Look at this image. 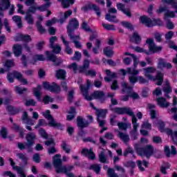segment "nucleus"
Masks as SVG:
<instances>
[{
  "mask_svg": "<svg viewBox=\"0 0 177 177\" xmlns=\"http://www.w3.org/2000/svg\"><path fill=\"white\" fill-rule=\"evenodd\" d=\"M149 87H144L141 92L142 97H144V98L149 97Z\"/></svg>",
  "mask_w": 177,
  "mask_h": 177,
  "instance_id": "obj_62",
  "label": "nucleus"
},
{
  "mask_svg": "<svg viewBox=\"0 0 177 177\" xmlns=\"http://www.w3.org/2000/svg\"><path fill=\"white\" fill-rule=\"evenodd\" d=\"M82 10L84 12H88V10H95L97 16L100 17L102 16V12H100V8L96 4L88 3L82 8Z\"/></svg>",
  "mask_w": 177,
  "mask_h": 177,
  "instance_id": "obj_12",
  "label": "nucleus"
},
{
  "mask_svg": "<svg viewBox=\"0 0 177 177\" xmlns=\"http://www.w3.org/2000/svg\"><path fill=\"white\" fill-rule=\"evenodd\" d=\"M119 138L122 140L124 143H128L129 142V136L122 132H119Z\"/></svg>",
  "mask_w": 177,
  "mask_h": 177,
  "instance_id": "obj_56",
  "label": "nucleus"
},
{
  "mask_svg": "<svg viewBox=\"0 0 177 177\" xmlns=\"http://www.w3.org/2000/svg\"><path fill=\"white\" fill-rule=\"evenodd\" d=\"M38 60L40 62H44V60H45V57L43 55H34L30 61V64H35Z\"/></svg>",
  "mask_w": 177,
  "mask_h": 177,
  "instance_id": "obj_37",
  "label": "nucleus"
},
{
  "mask_svg": "<svg viewBox=\"0 0 177 177\" xmlns=\"http://www.w3.org/2000/svg\"><path fill=\"white\" fill-rule=\"evenodd\" d=\"M25 20L27 21L28 24H34V17L32 15L26 12Z\"/></svg>",
  "mask_w": 177,
  "mask_h": 177,
  "instance_id": "obj_53",
  "label": "nucleus"
},
{
  "mask_svg": "<svg viewBox=\"0 0 177 177\" xmlns=\"http://www.w3.org/2000/svg\"><path fill=\"white\" fill-rule=\"evenodd\" d=\"M5 67H6L8 69H6L5 71V69H3V68H0V73L1 74H3V73H5V71H8V70H9V68H10V67H13V66H15V62L13 61V59L12 60H7L5 63Z\"/></svg>",
  "mask_w": 177,
  "mask_h": 177,
  "instance_id": "obj_35",
  "label": "nucleus"
},
{
  "mask_svg": "<svg viewBox=\"0 0 177 177\" xmlns=\"http://www.w3.org/2000/svg\"><path fill=\"white\" fill-rule=\"evenodd\" d=\"M10 162L11 167L15 171H17V174L19 175L20 177H26V173H24V168L20 167L19 166L15 165V162L12 158L10 159Z\"/></svg>",
  "mask_w": 177,
  "mask_h": 177,
  "instance_id": "obj_21",
  "label": "nucleus"
},
{
  "mask_svg": "<svg viewBox=\"0 0 177 177\" xmlns=\"http://www.w3.org/2000/svg\"><path fill=\"white\" fill-rule=\"evenodd\" d=\"M121 26L124 28H127V30H130V31H133L135 28H133V25L131 24V22L127 21H122L120 22Z\"/></svg>",
  "mask_w": 177,
  "mask_h": 177,
  "instance_id": "obj_39",
  "label": "nucleus"
},
{
  "mask_svg": "<svg viewBox=\"0 0 177 177\" xmlns=\"http://www.w3.org/2000/svg\"><path fill=\"white\" fill-rule=\"evenodd\" d=\"M66 71L60 69L56 71V77L58 80H65L66 79Z\"/></svg>",
  "mask_w": 177,
  "mask_h": 177,
  "instance_id": "obj_43",
  "label": "nucleus"
},
{
  "mask_svg": "<svg viewBox=\"0 0 177 177\" xmlns=\"http://www.w3.org/2000/svg\"><path fill=\"white\" fill-rule=\"evenodd\" d=\"M102 27L105 28V30H108V31H115V26L113 24L103 23Z\"/></svg>",
  "mask_w": 177,
  "mask_h": 177,
  "instance_id": "obj_59",
  "label": "nucleus"
},
{
  "mask_svg": "<svg viewBox=\"0 0 177 177\" xmlns=\"http://www.w3.org/2000/svg\"><path fill=\"white\" fill-rule=\"evenodd\" d=\"M145 71V76L148 78V80H154V77L153 75L150 73H154L156 71V69L153 66H149L147 68H144Z\"/></svg>",
  "mask_w": 177,
  "mask_h": 177,
  "instance_id": "obj_25",
  "label": "nucleus"
},
{
  "mask_svg": "<svg viewBox=\"0 0 177 177\" xmlns=\"http://www.w3.org/2000/svg\"><path fill=\"white\" fill-rule=\"evenodd\" d=\"M68 114L69 115H67V121H73L77 115V110L75 109V107L71 106L68 111Z\"/></svg>",
  "mask_w": 177,
  "mask_h": 177,
  "instance_id": "obj_27",
  "label": "nucleus"
},
{
  "mask_svg": "<svg viewBox=\"0 0 177 177\" xmlns=\"http://www.w3.org/2000/svg\"><path fill=\"white\" fill-rule=\"evenodd\" d=\"M105 72L106 74V77H105L104 80L106 82H111V80H113L114 78H118V76H117V73L111 72L110 69H106Z\"/></svg>",
  "mask_w": 177,
  "mask_h": 177,
  "instance_id": "obj_23",
  "label": "nucleus"
},
{
  "mask_svg": "<svg viewBox=\"0 0 177 177\" xmlns=\"http://www.w3.org/2000/svg\"><path fill=\"white\" fill-rule=\"evenodd\" d=\"M156 102L158 106L161 109H167L169 107V102H167V99L164 97H158Z\"/></svg>",
  "mask_w": 177,
  "mask_h": 177,
  "instance_id": "obj_22",
  "label": "nucleus"
},
{
  "mask_svg": "<svg viewBox=\"0 0 177 177\" xmlns=\"http://www.w3.org/2000/svg\"><path fill=\"white\" fill-rule=\"evenodd\" d=\"M98 157L100 162H102L103 164H106V162H107V158L104 154V151H101Z\"/></svg>",
  "mask_w": 177,
  "mask_h": 177,
  "instance_id": "obj_58",
  "label": "nucleus"
},
{
  "mask_svg": "<svg viewBox=\"0 0 177 177\" xmlns=\"http://www.w3.org/2000/svg\"><path fill=\"white\" fill-rule=\"evenodd\" d=\"M158 68L159 70H162V68L171 70V68H172V64L169 62H167V59L164 58H159L158 62Z\"/></svg>",
  "mask_w": 177,
  "mask_h": 177,
  "instance_id": "obj_16",
  "label": "nucleus"
},
{
  "mask_svg": "<svg viewBox=\"0 0 177 177\" xmlns=\"http://www.w3.org/2000/svg\"><path fill=\"white\" fill-rule=\"evenodd\" d=\"M103 169H107V177H120L118 174L115 173V170H114V169L113 168H109V166L107 165L103 166Z\"/></svg>",
  "mask_w": 177,
  "mask_h": 177,
  "instance_id": "obj_26",
  "label": "nucleus"
},
{
  "mask_svg": "<svg viewBox=\"0 0 177 177\" xmlns=\"http://www.w3.org/2000/svg\"><path fill=\"white\" fill-rule=\"evenodd\" d=\"M74 32L73 30H69L68 31V37L70 38L71 41L73 43L76 42L77 41H80L81 39V37L80 35H74Z\"/></svg>",
  "mask_w": 177,
  "mask_h": 177,
  "instance_id": "obj_33",
  "label": "nucleus"
},
{
  "mask_svg": "<svg viewBox=\"0 0 177 177\" xmlns=\"http://www.w3.org/2000/svg\"><path fill=\"white\" fill-rule=\"evenodd\" d=\"M50 92L57 93L60 92V86L57 84L53 82L50 86Z\"/></svg>",
  "mask_w": 177,
  "mask_h": 177,
  "instance_id": "obj_51",
  "label": "nucleus"
},
{
  "mask_svg": "<svg viewBox=\"0 0 177 177\" xmlns=\"http://www.w3.org/2000/svg\"><path fill=\"white\" fill-rule=\"evenodd\" d=\"M46 55L47 57L48 60H50V62H53V63H54V66H60V64L63 63L62 58L56 57V56L50 53V51H46Z\"/></svg>",
  "mask_w": 177,
  "mask_h": 177,
  "instance_id": "obj_14",
  "label": "nucleus"
},
{
  "mask_svg": "<svg viewBox=\"0 0 177 177\" xmlns=\"http://www.w3.org/2000/svg\"><path fill=\"white\" fill-rule=\"evenodd\" d=\"M18 41H24L25 42H30L31 37L28 35H19Z\"/></svg>",
  "mask_w": 177,
  "mask_h": 177,
  "instance_id": "obj_55",
  "label": "nucleus"
},
{
  "mask_svg": "<svg viewBox=\"0 0 177 177\" xmlns=\"http://www.w3.org/2000/svg\"><path fill=\"white\" fill-rule=\"evenodd\" d=\"M82 74H84L86 77H91V78H93V77H96V71L87 69L84 72H82Z\"/></svg>",
  "mask_w": 177,
  "mask_h": 177,
  "instance_id": "obj_50",
  "label": "nucleus"
},
{
  "mask_svg": "<svg viewBox=\"0 0 177 177\" xmlns=\"http://www.w3.org/2000/svg\"><path fill=\"white\" fill-rule=\"evenodd\" d=\"M116 8L119 12H122L124 15H126L127 17H132V12H131V10L129 8H125V4L122 3H116Z\"/></svg>",
  "mask_w": 177,
  "mask_h": 177,
  "instance_id": "obj_15",
  "label": "nucleus"
},
{
  "mask_svg": "<svg viewBox=\"0 0 177 177\" xmlns=\"http://www.w3.org/2000/svg\"><path fill=\"white\" fill-rule=\"evenodd\" d=\"M118 127L121 131H127L128 129V124L124 122H118Z\"/></svg>",
  "mask_w": 177,
  "mask_h": 177,
  "instance_id": "obj_60",
  "label": "nucleus"
},
{
  "mask_svg": "<svg viewBox=\"0 0 177 177\" xmlns=\"http://www.w3.org/2000/svg\"><path fill=\"white\" fill-rule=\"evenodd\" d=\"M157 127H158V131L161 133H164V131H165V130L167 129V128H165V122H164L162 120H158V121Z\"/></svg>",
  "mask_w": 177,
  "mask_h": 177,
  "instance_id": "obj_38",
  "label": "nucleus"
},
{
  "mask_svg": "<svg viewBox=\"0 0 177 177\" xmlns=\"http://www.w3.org/2000/svg\"><path fill=\"white\" fill-rule=\"evenodd\" d=\"M53 164L54 165V167L55 168V172H57V174L67 173V167L62 165V156L60 154H56L53 156Z\"/></svg>",
  "mask_w": 177,
  "mask_h": 177,
  "instance_id": "obj_7",
  "label": "nucleus"
},
{
  "mask_svg": "<svg viewBox=\"0 0 177 177\" xmlns=\"http://www.w3.org/2000/svg\"><path fill=\"white\" fill-rule=\"evenodd\" d=\"M103 52L104 55L106 56V57H113L114 55V51L110 47H105Z\"/></svg>",
  "mask_w": 177,
  "mask_h": 177,
  "instance_id": "obj_40",
  "label": "nucleus"
},
{
  "mask_svg": "<svg viewBox=\"0 0 177 177\" xmlns=\"http://www.w3.org/2000/svg\"><path fill=\"white\" fill-rule=\"evenodd\" d=\"M26 146L27 147H32L35 145V140H37V135L34 132H29L26 136Z\"/></svg>",
  "mask_w": 177,
  "mask_h": 177,
  "instance_id": "obj_13",
  "label": "nucleus"
},
{
  "mask_svg": "<svg viewBox=\"0 0 177 177\" xmlns=\"http://www.w3.org/2000/svg\"><path fill=\"white\" fill-rule=\"evenodd\" d=\"M15 91L17 93H19V95H21L24 92L27 91V88H21V87H19V86H16L15 87Z\"/></svg>",
  "mask_w": 177,
  "mask_h": 177,
  "instance_id": "obj_64",
  "label": "nucleus"
},
{
  "mask_svg": "<svg viewBox=\"0 0 177 177\" xmlns=\"http://www.w3.org/2000/svg\"><path fill=\"white\" fill-rule=\"evenodd\" d=\"M78 28H80V21H78V19H77V18H73L69 20V23L67 26L68 31H70V30L75 31V30H78Z\"/></svg>",
  "mask_w": 177,
  "mask_h": 177,
  "instance_id": "obj_18",
  "label": "nucleus"
},
{
  "mask_svg": "<svg viewBox=\"0 0 177 177\" xmlns=\"http://www.w3.org/2000/svg\"><path fill=\"white\" fill-rule=\"evenodd\" d=\"M131 42L136 44V45H139L142 42V37L139 34L136 32L133 33L132 37L131 38Z\"/></svg>",
  "mask_w": 177,
  "mask_h": 177,
  "instance_id": "obj_34",
  "label": "nucleus"
},
{
  "mask_svg": "<svg viewBox=\"0 0 177 177\" xmlns=\"http://www.w3.org/2000/svg\"><path fill=\"white\" fill-rule=\"evenodd\" d=\"M112 111H114L115 114H118L119 115H129L130 117H132L131 118V122L133 124V132H138V127H139V124H138V119L136 118V116H135V113L132 111V109L130 107L124 106V107H115L114 109H111Z\"/></svg>",
  "mask_w": 177,
  "mask_h": 177,
  "instance_id": "obj_2",
  "label": "nucleus"
},
{
  "mask_svg": "<svg viewBox=\"0 0 177 177\" xmlns=\"http://www.w3.org/2000/svg\"><path fill=\"white\" fill-rule=\"evenodd\" d=\"M82 154H83L84 157H88L89 160H95L96 158V155L94 153L92 148H90V149L84 148L82 150Z\"/></svg>",
  "mask_w": 177,
  "mask_h": 177,
  "instance_id": "obj_20",
  "label": "nucleus"
},
{
  "mask_svg": "<svg viewBox=\"0 0 177 177\" xmlns=\"http://www.w3.org/2000/svg\"><path fill=\"white\" fill-rule=\"evenodd\" d=\"M136 162H137L138 169H140V171H141V172H144V171H145V167H143V166L142 165H144L145 168H147V167H149V162H147V160H143L142 161L140 160H137Z\"/></svg>",
  "mask_w": 177,
  "mask_h": 177,
  "instance_id": "obj_29",
  "label": "nucleus"
},
{
  "mask_svg": "<svg viewBox=\"0 0 177 177\" xmlns=\"http://www.w3.org/2000/svg\"><path fill=\"white\" fill-rule=\"evenodd\" d=\"M153 37L157 42H162V33L156 32L153 34Z\"/></svg>",
  "mask_w": 177,
  "mask_h": 177,
  "instance_id": "obj_61",
  "label": "nucleus"
},
{
  "mask_svg": "<svg viewBox=\"0 0 177 177\" xmlns=\"http://www.w3.org/2000/svg\"><path fill=\"white\" fill-rule=\"evenodd\" d=\"M88 169L91 171H94L97 175H99L100 174V171H102V167H100V165L97 164L91 165Z\"/></svg>",
  "mask_w": 177,
  "mask_h": 177,
  "instance_id": "obj_41",
  "label": "nucleus"
},
{
  "mask_svg": "<svg viewBox=\"0 0 177 177\" xmlns=\"http://www.w3.org/2000/svg\"><path fill=\"white\" fill-rule=\"evenodd\" d=\"M135 150L140 157L145 156L147 160L154 154V147L152 145H146L145 147H139L138 145L135 146Z\"/></svg>",
  "mask_w": 177,
  "mask_h": 177,
  "instance_id": "obj_5",
  "label": "nucleus"
},
{
  "mask_svg": "<svg viewBox=\"0 0 177 177\" xmlns=\"http://www.w3.org/2000/svg\"><path fill=\"white\" fill-rule=\"evenodd\" d=\"M17 147H18V149H19V150H24V149H27L28 151H29V152L32 151V147H27V142L26 144H24L22 142H18Z\"/></svg>",
  "mask_w": 177,
  "mask_h": 177,
  "instance_id": "obj_46",
  "label": "nucleus"
},
{
  "mask_svg": "<svg viewBox=\"0 0 177 177\" xmlns=\"http://www.w3.org/2000/svg\"><path fill=\"white\" fill-rule=\"evenodd\" d=\"M41 89H42L41 86H38L37 88H33L34 95L39 100L41 99Z\"/></svg>",
  "mask_w": 177,
  "mask_h": 177,
  "instance_id": "obj_54",
  "label": "nucleus"
},
{
  "mask_svg": "<svg viewBox=\"0 0 177 177\" xmlns=\"http://www.w3.org/2000/svg\"><path fill=\"white\" fill-rule=\"evenodd\" d=\"M122 92H127V93H131L133 88L129 85H128V83L123 82L122 84Z\"/></svg>",
  "mask_w": 177,
  "mask_h": 177,
  "instance_id": "obj_45",
  "label": "nucleus"
},
{
  "mask_svg": "<svg viewBox=\"0 0 177 177\" xmlns=\"http://www.w3.org/2000/svg\"><path fill=\"white\" fill-rule=\"evenodd\" d=\"M74 100V91H70L68 93V102L71 104Z\"/></svg>",
  "mask_w": 177,
  "mask_h": 177,
  "instance_id": "obj_63",
  "label": "nucleus"
},
{
  "mask_svg": "<svg viewBox=\"0 0 177 177\" xmlns=\"http://www.w3.org/2000/svg\"><path fill=\"white\" fill-rule=\"evenodd\" d=\"M17 156L19 158V160H21V162L24 164V165H27L28 161V158L27 157V155L19 153H17Z\"/></svg>",
  "mask_w": 177,
  "mask_h": 177,
  "instance_id": "obj_42",
  "label": "nucleus"
},
{
  "mask_svg": "<svg viewBox=\"0 0 177 177\" xmlns=\"http://www.w3.org/2000/svg\"><path fill=\"white\" fill-rule=\"evenodd\" d=\"M156 85L158 86H160V85H162V82H164V73L161 72H158L156 76Z\"/></svg>",
  "mask_w": 177,
  "mask_h": 177,
  "instance_id": "obj_36",
  "label": "nucleus"
},
{
  "mask_svg": "<svg viewBox=\"0 0 177 177\" xmlns=\"http://www.w3.org/2000/svg\"><path fill=\"white\" fill-rule=\"evenodd\" d=\"M10 5V0H1L0 1V16L3 17V12H5V10H8Z\"/></svg>",
  "mask_w": 177,
  "mask_h": 177,
  "instance_id": "obj_19",
  "label": "nucleus"
},
{
  "mask_svg": "<svg viewBox=\"0 0 177 177\" xmlns=\"http://www.w3.org/2000/svg\"><path fill=\"white\" fill-rule=\"evenodd\" d=\"M140 71L139 70H136V68H127V74H130L131 75L129 76V81L130 84L132 85H135L136 82H138L140 85H149L150 82L149 80L145 78L143 76H138Z\"/></svg>",
  "mask_w": 177,
  "mask_h": 177,
  "instance_id": "obj_3",
  "label": "nucleus"
},
{
  "mask_svg": "<svg viewBox=\"0 0 177 177\" xmlns=\"http://www.w3.org/2000/svg\"><path fill=\"white\" fill-rule=\"evenodd\" d=\"M91 66V61L88 59H86L83 62V64L82 66H79L77 64V63L74 62L69 65L68 66V68H71L73 70L74 74H77V73H79V74H82V73H85V71L89 68V66Z\"/></svg>",
  "mask_w": 177,
  "mask_h": 177,
  "instance_id": "obj_6",
  "label": "nucleus"
},
{
  "mask_svg": "<svg viewBox=\"0 0 177 177\" xmlns=\"http://www.w3.org/2000/svg\"><path fill=\"white\" fill-rule=\"evenodd\" d=\"M37 10H39L40 12H44L41 6H32L28 9L26 13H28L29 15H31V13L32 15H35V13H37Z\"/></svg>",
  "mask_w": 177,
  "mask_h": 177,
  "instance_id": "obj_31",
  "label": "nucleus"
},
{
  "mask_svg": "<svg viewBox=\"0 0 177 177\" xmlns=\"http://www.w3.org/2000/svg\"><path fill=\"white\" fill-rule=\"evenodd\" d=\"M12 49H13V53H14L15 56H16L17 57H19V56H20V55H21V52L23 50V47L20 44H15L13 46Z\"/></svg>",
  "mask_w": 177,
  "mask_h": 177,
  "instance_id": "obj_32",
  "label": "nucleus"
},
{
  "mask_svg": "<svg viewBox=\"0 0 177 177\" xmlns=\"http://www.w3.org/2000/svg\"><path fill=\"white\" fill-rule=\"evenodd\" d=\"M163 3L166 5H170L175 11H168L165 14V17H171L174 18L176 16L177 14V2L175 0H162Z\"/></svg>",
  "mask_w": 177,
  "mask_h": 177,
  "instance_id": "obj_10",
  "label": "nucleus"
},
{
  "mask_svg": "<svg viewBox=\"0 0 177 177\" xmlns=\"http://www.w3.org/2000/svg\"><path fill=\"white\" fill-rule=\"evenodd\" d=\"M146 44L148 45L149 55H154V53H160L162 50V46H156L154 44V39L149 38L146 40Z\"/></svg>",
  "mask_w": 177,
  "mask_h": 177,
  "instance_id": "obj_9",
  "label": "nucleus"
},
{
  "mask_svg": "<svg viewBox=\"0 0 177 177\" xmlns=\"http://www.w3.org/2000/svg\"><path fill=\"white\" fill-rule=\"evenodd\" d=\"M44 2L45 4L40 6V7L41 8L43 12H45V10H48V9L50 8L52 3L50 2V0H44Z\"/></svg>",
  "mask_w": 177,
  "mask_h": 177,
  "instance_id": "obj_52",
  "label": "nucleus"
},
{
  "mask_svg": "<svg viewBox=\"0 0 177 177\" xmlns=\"http://www.w3.org/2000/svg\"><path fill=\"white\" fill-rule=\"evenodd\" d=\"M105 19L111 23H117V21L115 19H117V16L115 15H111L110 13H108L105 15Z\"/></svg>",
  "mask_w": 177,
  "mask_h": 177,
  "instance_id": "obj_57",
  "label": "nucleus"
},
{
  "mask_svg": "<svg viewBox=\"0 0 177 177\" xmlns=\"http://www.w3.org/2000/svg\"><path fill=\"white\" fill-rule=\"evenodd\" d=\"M128 154H131L133 157H135V151L131 147L126 148V149L123 152L124 157H127Z\"/></svg>",
  "mask_w": 177,
  "mask_h": 177,
  "instance_id": "obj_49",
  "label": "nucleus"
},
{
  "mask_svg": "<svg viewBox=\"0 0 177 177\" xmlns=\"http://www.w3.org/2000/svg\"><path fill=\"white\" fill-rule=\"evenodd\" d=\"M139 20L141 24H144L146 27H148V28H151V27H155V26L161 27V26L164 24L161 19H153L152 20L151 18L146 15L140 16Z\"/></svg>",
  "mask_w": 177,
  "mask_h": 177,
  "instance_id": "obj_4",
  "label": "nucleus"
},
{
  "mask_svg": "<svg viewBox=\"0 0 177 177\" xmlns=\"http://www.w3.org/2000/svg\"><path fill=\"white\" fill-rule=\"evenodd\" d=\"M15 78H17V80H19L23 85H27L28 84V82L27 81V79L23 77V75H21L19 72H14L12 73Z\"/></svg>",
  "mask_w": 177,
  "mask_h": 177,
  "instance_id": "obj_28",
  "label": "nucleus"
},
{
  "mask_svg": "<svg viewBox=\"0 0 177 177\" xmlns=\"http://www.w3.org/2000/svg\"><path fill=\"white\" fill-rule=\"evenodd\" d=\"M107 109H97V118H106V115H107Z\"/></svg>",
  "mask_w": 177,
  "mask_h": 177,
  "instance_id": "obj_47",
  "label": "nucleus"
},
{
  "mask_svg": "<svg viewBox=\"0 0 177 177\" xmlns=\"http://www.w3.org/2000/svg\"><path fill=\"white\" fill-rule=\"evenodd\" d=\"M91 122L88 120H84L81 116L77 117V125L80 128V130L77 133L78 136L80 138H84L86 133L84 131V128H88L89 127Z\"/></svg>",
  "mask_w": 177,
  "mask_h": 177,
  "instance_id": "obj_8",
  "label": "nucleus"
},
{
  "mask_svg": "<svg viewBox=\"0 0 177 177\" xmlns=\"http://www.w3.org/2000/svg\"><path fill=\"white\" fill-rule=\"evenodd\" d=\"M62 16H63L62 18H60L59 20H57L56 18H53L50 20L47 21L46 26L48 27H50V26H53L55 23H57V21H59L61 24H63L64 21H66V19H67V12H65L63 15V13L61 14Z\"/></svg>",
  "mask_w": 177,
  "mask_h": 177,
  "instance_id": "obj_17",
  "label": "nucleus"
},
{
  "mask_svg": "<svg viewBox=\"0 0 177 177\" xmlns=\"http://www.w3.org/2000/svg\"><path fill=\"white\" fill-rule=\"evenodd\" d=\"M133 50H135V52H137V53H145V55H147V56H150L149 50H145L140 46H136L134 47Z\"/></svg>",
  "mask_w": 177,
  "mask_h": 177,
  "instance_id": "obj_48",
  "label": "nucleus"
},
{
  "mask_svg": "<svg viewBox=\"0 0 177 177\" xmlns=\"http://www.w3.org/2000/svg\"><path fill=\"white\" fill-rule=\"evenodd\" d=\"M12 129H14L15 132H19V138H24V132L26 130L23 129L21 127H20V125L14 123L12 126Z\"/></svg>",
  "mask_w": 177,
  "mask_h": 177,
  "instance_id": "obj_30",
  "label": "nucleus"
},
{
  "mask_svg": "<svg viewBox=\"0 0 177 177\" xmlns=\"http://www.w3.org/2000/svg\"><path fill=\"white\" fill-rule=\"evenodd\" d=\"M41 114L49 121L48 125H50V127H53V128H59V127H62L60 123H57L55 121V119H53V117L50 115V111L46 110L44 112H42Z\"/></svg>",
  "mask_w": 177,
  "mask_h": 177,
  "instance_id": "obj_11",
  "label": "nucleus"
},
{
  "mask_svg": "<svg viewBox=\"0 0 177 177\" xmlns=\"http://www.w3.org/2000/svg\"><path fill=\"white\" fill-rule=\"evenodd\" d=\"M12 20L17 25L18 28H21L23 27V24H21V17L19 15H15L12 17Z\"/></svg>",
  "mask_w": 177,
  "mask_h": 177,
  "instance_id": "obj_44",
  "label": "nucleus"
},
{
  "mask_svg": "<svg viewBox=\"0 0 177 177\" xmlns=\"http://www.w3.org/2000/svg\"><path fill=\"white\" fill-rule=\"evenodd\" d=\"M46 146H52V147H50L48 149V153L49 154H55V153H57V149L55 148V141L53 140H48L45 142Z\"/></svg>",
  "mask_w": 177,
  "mask_h": 177,
  "instance_id": "obj_24",
  "label": "nucleus"
},
{
  "mask_svg": "<svg viewBox=\"0 0 177 177\" xmlns=\"http://www.w3.org/2000/svg\"><path fill=\"white\" fill-rule=\"evenodd\" d=\"M89 88H91V81L86 80V86H84L82 84L80 85V91L86 100L91 102L95 99L99 100L102 104L106 103V93L103 91H94L93 93L89 95Z\"/></svg>",
  "mask_w": 177,
  "mask_h": 177,
  "instance_id": "obj_1",
  "label": "nucleus"
}]
</instances>
